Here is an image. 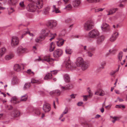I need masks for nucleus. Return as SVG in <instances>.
I'll list each match as a JSON object with an SVG mask.
<instances>
[{"label": "nucleus", "instance_id": "774afa93", "mask_svg": "<svg viewBox=\"0 0 127 127\" xmlns=\"http://www.w3.org/2000/svg\"><path fill=\"white\" fill-rule=\"evenodd\" d=\"M115 93L117 94H120V92L119 90H114Z\"/></svg>", "mask_w": 127, "mask_h": 127}, {"label": "nucleus", "instance_id": "7c9ffc66", "mask_svg": "<svg viewBox=\"0 0 127 127\" xmlns=\"http://www.w3.org/2000/svg\"><path fill=\"white\" fill-rule=\"evenodd\" d=\"M89 95H85L84 96L83 100L84 101H86L87 100V98H90L93 95L92 93L91 92L90 90H89L88 92Z\"/></svg>", "mask_w": 127, "mask_h": 127}, {"label": "nucleus", "instance_id": "bb28decb", "mask_svg": "<svg viewBox=\"0 0 127 127\" xmlns=\"http://www.w3.org/2000/svg\"><path fill=\"white\" fill-rule=\"evenodd\" d=\"M61 93L60 91L58 90L53 91L50 92V94L51 95H56L57 96H59L60 95Z\"/></svg>", "mask_w": 127, "mask_h": 127}, {"label": "nucleus", "instance_id": "72a5a7b5", "mask_svg": "<svg viewBox=\"0 0 127 127\" xmlns=\"http://www.w3.org/2000/svg\"><path fill=\"white\" fill-rule=\"evenodd\" d=\"M50 7H48L45 8L43 10V13L46 15H48L49 13Z\"/></svg>", "mask_w": 127, "mask_h": 127}, {"label": "nucleus", "instance_id": "79ce46f5", "mask_svg": "<svg viewBox=\"0 0 127 127\" xmlns=\"http://www.w3.org/2000/svg\"><path fill=\"white\" fill-rule=\"evenodd\" d=\"M101 67L99 68H98L97 69V72H99L100 71V69L101 68L103 69L104 68V66L106 64V63L105 62H102L101 63Z\"/></svg>", "mask_w": 127, "mask_h": 127}, {"label": "nucleus", "instance_id": "cd10ccee", "mask_svg": "<svg viewBox=\"0 0 127 127\" xmlns=\"http://www.w3.org/2000/svg\"><path fill=\"white\" fill-rule=\"evenodd\" d=\"M6 51V49L5 47L0 49V57H1Z\"/></svg>", "mask_w": 127, "mask_h": 127}, {"label": "nucleus", "instance_id": "052dcab7", "mask_svg": "<svg viewBox=\"0 0 127 127\" xmlns=\"http://www.w3.org/2000/svg\"><path fill=\"white\" fill-rule=\"evenodd\" d=\"M27 72L29 74H33V73L32 72L30 69H29L27 70Z\"/></svg>", "mask_w": 127, "mask_h": 127}, {"label": "nucleus", "instance_id": "e433bc0d", "mask_svg": "<svg viewBox=\"0 0 127 127\" xmlns=\"http://www.w3.org/2000/svg\"><path fill=\"white\" fill-rule=\"evenodd\" d=\"M52 77V75L51 73H48L44 77V79L45 80H47L51 79Z\"/></svg>", "mask_w": 127, "mask_h": 127}, {"label": "nucleus", "instance_id": "4c0bfd02", "mask_svg": "<svg viewBox=\"0 0 127 127\" xmlns=\"http://www.w3.org/2000/svg\"><path fill=\"white\" fill-rule=\"evenodd\" d=\"M40 110L39 108H36L34 111L35 114L38 116L41 113Z\"/></svg>", "mask_w": 127, "mask_h": 127}, {"label": "nucleus", "instance_id": "58836bf2", "mask_svg": "<svg viewBox=\"0 0 127 127\" xmlns=\"http://www.w3.org/2000/svg\"><path fill=\"white\" fill-rule=\"evenodd\" d=\"M68 112V109L67 108H66L63 113L60 115L59 117V119H60L61 118L63 117L64 114H67Z\"/></svg>", "mask_w": 127, "mask_h": 127}, {"label": "nucleus", "instance_id": "423d86ee", "mask_svg": "<svg viewBox=\"0 0 127 127\" xmlns=\"http://www.w3.org/2000/svg\"><path fill=\"white\" fill-rule=\"evenodd\" d=\"M36 60L38 61H46L50 64L53 63L54 61V60L51 58L49 55L45 56L42 58H39L38 59H36Z\"/></svg>", "mask_w": 127, "mask_h": 127}, {"label": "nucleus", "instance_id": "5fc2aeb1", "mask_svg": "<svg viewBox=\"0 0 127 127\" xmlns=\"http://www.w3.org/2000/svg\"><path fill=\"white\" fill-rule=\"evenodd\" d=\"M8 14H10L14 11L13 9L12 8H10L8 9Z\"/></svg>", "mask_w": 127, "mask_h": 127}, {"label": "nucleus", "instance_id": "8fccbe9b", "mask_svg": "<svg viewBox=\"0 0 127 127\" xmlns=\"http://www.w3.org/2000/svg\"><path fill=\"white\" fill-rule=\"evenodd\" d=\"M19 5L21 7L22 9H24L25 7V5H24V2L23 1L19 3Z\"/></svg>", "mask_w": 127, "mask_h": 127}, {"label": "nucleus", "instance_id": "69168bd1", "mask_svg": "<svg viewBox=\"0 0 127 127\" xmlns=\"http://www.w3.org/2000/svg\"><path fill=\"white\" fill-rule=\"evenodd\" d=\"M112 118L113 119L112 121V122L114 123L117 120V118L116 117H113Z\"/></svg>", "mask_w": 127, "mask_h": 127}, {"label": "nucleus", "instance_id": "7ed1b4c3", "mask_svg": "<svg viewBox=\"0 0 127 127\" xmlns=\"http://www.w3.org/2000/svg\"><path fill=\"white\" fill-rule=\"evenodd\" d=\"M99 32L96 29H93L89 32L88 33V37L92 38H96L99 35Z\"/></svg>", "mask_w": 127, "mask_h": 127}, {"label": "nucleus", "instance_id": "4d7b16f0", "mask_svg": "<svg viewBox=\"0 0 127 127\" xmlns=\"http://www.w3.org/2000/svg\"><path fill=\"white\" fill-rule=\"evenodd\" d=\"M71 21V20L70 19H68L65 21V22L66 23H70Z\"/></svg>", "mask_w": 127, "mask_h": 127}, {"label": "nucleus", "instance_id": "ea45409f", "mask_svg": "<svg viewBox=\"0 0 127 127\" xmlns=\"http://www.w3.org/2000/svg\"><path fill=\"white\" fill-rule=\"evenodd\" d=\"M65 52L67 54H71L72 52V49L70 48H67L66 49Z\"/></svg>", "mask_w": 127, "mask_h": 127}, {"label": "nucleus", "instance_id": "a878e982", "mask_svg": "<svg viewBox=\"0 0 127 127\" xmlns=\"http://www.w3.org/2000/svg\"><path fill=\"white\" fill-rule=\"evenodd\" d=\"M81 66H80V67H81V69L83 71L86 70L89 67L88 64L85 62Z\"/></svg>", "mask_w": 127, "mask_h": 127}, {"label": "nucleus", "instance_id": "c85d7f7f", "mask_svg": "<svg viewBox=\"0 0 127 127\" xmlns=\"http://www.w3.org/2000/svg\"><path fill=\"white\" fill-rule=\"evenodd\" d=\"M28 95L27 94L22 95L20 97V101H26L28 99Z\"/></svg>", "mask_w": 127, "mask_h": 127}, {"label": "nucleus", "instance_id": "6ab92c4d", "mask_svg": "<svg viewBox=\"0 0 127 127\" xmlns=\"http://www.w3.org/2000/svg\"><path fill=\"white\" fill-rule=\"evenodd\" d=\"M95 50L94 48H90L89 49L87 52V56L90 57H92L93 55V52Z\"/></svg>", "mask_w": 127, "mask_h": 127}, {"label": "nucleus", "instance_id": "de8ad7c7", "mask_svg": "<svg viewBox=\"0 0 127 127\" xmlns=\"http://www.w3.org/2000/svg\"><path fill=\"white\" fill-rule=\"evenodd\" d=\"M104 9V8H96L95 9V12H98L99 11H102Z\"/></svg>", "mask_w": 127, "mask_h": 127}, {"label": "nucleus", "instance_id": "ddd939ff", "mask_svg": "<svg viewBox=\"0 0 127 127\" xmlns=\"http://www.w3.org/2000/svg\"><path fill=\"white\" fill-rule=\"evenodd\" d=\"M51 107L50 104L48 103H45L43 105V109L45 113L49 112L51 110Z\"/></svg>", "mask_w": 127, "mask_h": 127}, {"label": "nucleus", "instance_id": "b1692460", "mask_svg": "<svg viewBox=\"0 0 127 127\" xmlns=\"http://www.w3.org/2000/svg\"><path fill=\"white\" fill-rule=\"evenodd\" d=\"M65 41L61 38H59L58 39V41L57 42V45L58 46H61L64 43V42Z\"/></svg>", "mask_w": 127, "mask_h": 127}, {"label": "nucleus", "instance_id": "dca6fc26", "mask_svg": "<svg viewBox=\"0 0 127 127\" xmlns=\"http://www.w3.org/2000/svg\"><path fill=\"white\" fill-rule=\"evenodd\" d=\"M118 36V32L117 31L114 32L110 38V40L111 42L114 41Z\"/></svg>", "mask_w": 127, "mask_h": 127}, {"label": "nucleus", "instance_id": "1a4fd4ad", "mask_svg": "<svg viewBox=\"0 0 127 127\" xmlns=\"http://www.w3.org/2000/svg\"><path fill=\"white\" fill-rule=\"evenodd\" d=\"M19 42L18 38L16 36H13L12 37L11 41V45L14 47L18 45Z\"/></svg>", "mask_w": 127, "mask_h": 127}, {"label": "nucleus", "instance_id": "9d476101", "mask_svg": "<svg viewBox=\"0 0 127 127\" xmlns=\"http://www.w3.org/2000/svg\"><path fill=\"white\" fill-rule=\"evenodd\" d=\"M57 24L56 21L50 20L48 22L47 25L49 28L53 29L56 26Z\"/></svg>", "mask_w": 127, "mask_h": 127}, {"label": "nucleus", "instance_id": "680f3d73", "mask_svg": "<svg viewBox=\"0 0 127 127\" xmlns=\"http://www.w3.org/2000/svg\"><path fill=\"white\" fill-rule=\"evenodd\" d=\"M84 124L85 126H88V127H92V125L91 124H88L86 123H84Z\"/></svg>", "mask_w": 127, "mask_h": 127}, {"label": "nucleus", "instance_id": "6e6d98bb", "mask_svg": "<svg viewBox=\"0 0 127 127\" xmlns=\"http://www.w3.org/2000/svg\"><path fill=\"white\" fill-rule=\"evenodd\" d=\"M58 72V71L57 70H54L51 71V74H56Z\"/></svg>", "mask_w": 127, "mask_h": 127}, {"label": "nucleus", "instance_id": "e2e57ef3", "mask_svg": "<svg viewBox=\"0 0 127 127\" xmlns=\"http://www.w3.org/2000/svg\"><path fill=\"white\" fill-rule=\"evenodd\" d=\"M113 14V13L111 9L109 11L108 13L107 14L108 15H112Z\"/></svg>", "mask_w": 127, "mask_h": 127}, {"label": "nucleus", "instance_id": "39448f33", "mask_svg": "<svg viewBox=\"0 0 127 127\" xmlns=\"http://www.w3.org/2000/svg\"><path fill=\"white\" fill-rule=\"evenodd\" d=\"M28 51V50L27 48L20 46L17 48L16 52L18 55L20 56L23 53H27Z\"/></svg>", "mask_w": 127, "mask_h": 127}, {"label": "nucleus", "instance_id": "a18cd8bd", "mask_svg": "<svg viewBox=\"0 0 127 127\" xmlns=\"http://www.w3.org/2000/svg\"><path fill=\"white\" fill-rule=\"evenodd\" d=\"M12 102L15 104H16L19 102L17 101L16 98L15 97H12Z\"/></svg>", "mask_w": 127, "mask_h": 127}, {"label": "nucleus", "instance_id": "2f4dec72", "mask_svg": "<svg viewBox=\"0 0 127 127\" xmlns=\"http://www.w3.org/2000/svg\"><path fill=\"white\" fill-rule=\"evenodd\" d=\"M14 57V55L12 53H11L6 55L5 57V59L7 60H9Z\"/></svg>", "mask_w": 127, "mask_h": 127}, {"label": "nucleus", "instance_id": "412c9836", "mask_svg": "<svg viewBox=\"0 0 127 127\" xmlns=\"http://www.w3.org/2000/svg\"><path fill=\"white\" fill-rule=\"evenodd\" d=\"M95 94L97 95L103 96L105 95L104 92L101 89H98L95 93Z\"/></svg>", "mask_w": 127, "mask_h": 127}, {"label": "nucleus", "instance_id": "473e14b6", "mask_svg": "<svg viewBox=\"0 0 127 127\" xmlns=\"http://www.w3.org/2000/svg\"><path fill=\"white\" fill-rule=\"evenodd\" d=\"M41 83L42 81L40 80H38L34 79H32L31 80V83H32L38 84Z\"/></svg>", "mask_w": 127, "mask_h": 127}, {"label": "nucleus", "instance_id": "864d4df0", "mask_svg": "<svg viewBox=\"0 0 127 127\" xmlns=\"http://www.w3.org/2000/svg\"><path fill=\"white\" fill-rule=\"evenodd\" d=\"M120 66L118 65V69L116 70L113 71H112L111 73V74L112 75H113L114 74L117 72L118 71L119 68H120Z\"/></svg>", "mask_w": 127, "mask_h": 127}, {"label": "nucleus", "instance_id": "49530a36", "mask_svg": "<svg viewBox=\"0 0 127 127\" xmlns=\"http://www.w3.org/2000/svg\"><path fill=\"white\" fill-rule=\"evenodd\" d=\"M115 107L117 108H120L122 107L123 108H125V106L123 104H121L120 105H116Z\"/></svg>", "mask_w": 127, "mask_h": 127}, {"label": "nucleus", "instance_id": "aec40b11", "mask_svg": "<svg viewBox=\"0 0 127 127\" xmlns=\"http://www.w3.org/2000/svg\"><path fill=\"white\" fill-rule=\"evenodd\" d=\"M20 111L17 110L13 111L11 113V116L13 117H18L20 116Z\"/></svg>", "mask_w": 127, "mask_h": 127}, {"label": "nucleus", "instance_id": "2eb2a0df", "mask_svg": "<svg viewBox=\"0 0 127 127\" xmlns=\"http://www.w3.org/2000/svg\"><path fill=\"white\" fill-rule=\"evenodd\" d=\"M19 79L16 76H13L12 79L11 83L13 85H16L20 82Z\"/></svg>", "mask_w": 127, "mask_h": 127}, {"label": "nucleus", "instance_id": "f8f14e48", "mask_svg": "<svg viewBox=\"0 0 127 127\" xmlns=\"http://www.w3.org/2000/svg\"><path fill=\"white\" fill-rule=\"evenodd\" d=\"M14 69L15 70L17 71H19L23 70L24 69L23 64L20 65L18 64H16L14 66Z\"/></svg>", "mask_w": 127, "mask_h": 127}, {"label": "nucleus", "instance_id": "3c124183", "mask_svg": "<svg viewBox=\"0 0 127 127\" xmlns=\"http://www.w3.org/2000/svg\"><path fill=\"white\" fill-rule=\"evenodd\" d=\"M60 87L61 90L62 91H64L67 90L66 86H64L61 85L60 86Z\"/></svg>", "mask_w": 127, "mask_h": 127}, {"label": "nucleus", "instance_id": "0eeeda50", "mask_svg": "<svg viewBox=\"0 0 127 127\" xmlns=\"http://www.w3.org/2000/svg\"><path fill=\"white\" fill-rule=\"evenodd\" d=\"M65 63L66 68L71 69L75 67L74 66V64L71 62L69 57L66 59Z\"/></svg>", "mask_w": 127, "mask_h": 127}, {"label": "nucleus", "instance_id": "c9c22d12", "mask_svg": "<svg viewBox=\"0 0 127 127\" xmlns=\"http://www.w3.org/2000/svg\"><path fill=\"white\" fill-rule=\"evenodd\" d=\"M24 32H24L22 35V38H23V36L25 35L26 34L28 33H29V34L30 36H31L32 37H33V36H34V35L32 33H31L30 32H29L27 30H25V31H24Z\"/></svg>", "mask_w": 127, "mask_h": 127}, {"label": "nucleus", "instance_id": "0e129e2a", "mask_svg": "<svg viewBox=\"0 0 127 127\" xmlns=\"http://www.w3.org/2000/svg\"><path fill=\"white\" fill-rule=\"evenodd\" d=\"M82 47H83V49L85 51H87L88 50H87V46H82Z\"/></svg>", "mask_w": 127, "mask_h": 127}, {"label": "nucleus", "instance_id": "20e7f679", "mask_svg": "<svg viewBox=\"0 0 127 127\" xmlns=\"http://www.w3.org/2000/svg\"><path fill=\"white\" fill-rule=\"evenodd\" d=\"M27 9L28 11L32 12L37 10L35 2L33 1H31L27 6Z\"/></svg>", "mask_w": 127, "mask_h": 127}, {"label": "nucleus", "instance_id": "c03bdc74", "mask_svg": "<svg viewBox=\"0 0 127 127\" xmlns=\"http://www.w3.org/2000/svg\"><path fill=\"white\" fill-rule=\"evenodd\" d=\"M31 86L30 83H26L25 85L24 88L25 89H27L29 88Z\"/></svg>", "mask_w": 127, "mask_h": 127}, {"label": "nucleus", "instance_id": "13d9d810", "mask_svg": "<svg viewBox=\"0 0 127 127\" xmlns=\"http://www.w3.org/2000/svg\"><path fill=\"white\" fill-rule=\"evenodd\" d=\"M76 94H72L70 95V96L71 98H74L76 95Z\"/></svg>", "mask_w": 127, "mask_h": 127}, {"label": "nucleus", "instance_id": "f3484780", "mask_svg": "<svg viewBox=\"0 0 127 127\" xmlns=\"http://www.w3.org/2000/svg\"><path fill=\"white\" fill-rule=\"evenodd\" d=\"M84 62L83 59L81 57H79L77 59L76 64L78 66H81L82 64Z\"/></svg>", "mask_w": 127, "mask_h": 127}, {"label": "nucleus", "instance_id": "6e6552de", "mask_svg": "<svg viewBox=\"0 0 127 127\" xmlns=\"http://www.w3.org/2000/svg\"><path fill=\"white\" fill-rule=\"evenodd\" d=\"M101 28L102 31L103 32H107L110 30V26L105 23H104L102 24Z\"/></svg>", "mask_w": 127, "mask_h": 127}, {"label": "nucleus", "instance_id": "4be33fe9", "mask_svg": "<svg viewBox=\"0 0 127 127\" xmlns=\"http://www.w3.org/2000/svg\"><path fill=\"white\" fill-rule=\"evenodd\" d=\"M19 0H8V3L10 5L15 6L18 3Z\"/></svg>", "mask_w": 127, "mask_h": 127}, {"label": "nucleus", "instance_id": "603ef678", "mask_svg": "<svg viewBox=\"0 0 127 127\" xmlns=\"http://www.w3.org/2000/svg\"><path fill=\"white\" fill-rule=\"evenodd\" d=\"M72 6L70 4H68L66 6L65 9H66L68 10L71 9L72 8Z\"/></svg>", "mask_w": 127, "mask_h": 127}, {"label": "nucleus", "instance_id": "338daca9", "mask_svg": "<svg viewBox=\"0 0 127 127\" xmlns=\"http://www.w3.org/2000/svg\"><path fill=\"white\" fill-rule=\"evenodd\" d=\"M83 103L82 102H79L77 103V105L78 106H81Z\"/></svg>", "mask_w": 127, "mask_h": 127}, {"label": "nucleus", "instance_id": "f704fd0d", "mask_svg": "<svg viewBox=\"0 0 127 127\" xmlns=\"http://www.w3.org/2000/svg\"><path fill=\"white\" fill-rule=\"evenodd\" d=\"M55 47V44L54 42H52L50 44L49 50L50 52H52L54 50Z\"/></svg>", "mask_w": 127, "mask_h": 127}, {"label": "nucleus", "instance_id": "37998d69", "mask_svg": "<svg viewBox=\"0 0 127 127\" xmlns=\"http://www.w3.org/2000/svg\"><path fill=\"white\" fill-rule=\"evenodd\" d=\"M67 90H69L72 89L73 86L72 84H68L66 85Z\"/></svg>", "mask_w": 127, "mask_h": 127}, {"label": "nucleus", "instance_id": "5701e85b", "mask_svg": "<svg viewBox=\"0 0 127 127\" xmlns=\"http://www.w3.org/2000/svg\"><path fill=\"white\" fill-rule=\"evenodd\" d=\"M53 9L52 11L53 12H55L56 13L61 12L59 10V8L57 7V5H53Z\"/></svg>", "mask_w": 127, "mask_h": 127}, {"label": "nucleus", "instance_id": "9b49d317", "mask_svg": "<svg viewBox=\"0 0 127 127\" xmlns=\"http://www.w3.org/2000/svg\"><path fill=\"white\" fill-rule=\"evenodd\" d=\"M63 51L61 49H57L55 51L54 53V56L55 58H58L62 55Z\"/></svg>", "mask_w": 127, "mask_h": 127}, {"label": "nucleus", "instance_id": "f257e3e1", "mask_svg": "<svg viewBox=\"0 0 127 127\" xmlns=\"http://www.w3.org/2000/svg\"><path fill=\"white\" fill-rule=\"evenodd\" d=\"M41 35H40L39 37L35 39L36 42H39L43 40L45 36H48L51 37H52L50 39V40L51 41L53 39L56 34V33L52 34L47 29L43 30L41 32Z\"/></svg>", "mask_w": 127, "mask_h": 127}, {"label": "nucleus", "instance_id": "4468645a", "mask_svg": "<svg viewBox=\"0 0 127 127\" xmlns=\"http://www.w3.org/2000/svg\"><path fill=\"white\" fill-rule=\"evenodd\" d=\"M35 3L37 9H40L43 7V0H37Z\"/></svg>", "mask_w": 127, "mask_h": 127}, {"label": "nucleus", "instance_id": "a211bd4d", "mask_svg": "<svg viewBox=\"0 0 127 127\" xmlns=\"http://www.w3.org/2000/svg\"><path fill=\"white\" fill-rule=\"evenodd\" d=\"M97 38V39L96 41V44L97 45H100L104 41L105 37L103 35H101L100 36L99 35Z\"/></svg>", "mask_w": 127, "mask_h": 127}, {"label": "nucleus", "instance_id": "bf43d9fd", "mask_svg": "<svg viewBox=\"0 0 127 127\" xmlns=\"http://www.w3.org/2000/svg\"><path fill=\"white\" fill-rule=\"evenodd\" d=\"M119 17V16L118 15H117L113 17V19L114 20L117 19Z\"/></svg>", "mask_w": 127, "mask_h": 127}, {"label": "nucleus", "instance_id": "393cba45", "mask_svg": "<svg viewBox=\"0 0 127 127\" xmlns=\"http://www.w3.org/2000/svg\"><path fill=\"white\" fill-rule=\"evenodd\" d=\"M80 3V1L79 0H75L73 2V6L74 7H77L79 5Z\"/></svg>", "mask_w": 127, "mask_h": 127}, {"label": "nucleus", "instance_id": "a19ab883", "mask_svg": "<svg viewBox=\"0 0 127 127\" xmlns=\"http://www.w3.org/2000/svg\"><path fill=\"white\" fill-rule=\"evenodd\" d=\"M123 53L122 52H120L119 53L118 57L119 60L121 61L122 60V57L123 56Z\"/></svg>", "mask_w": 127, "mask_h": 127}, {"label": "nucleus", "instance_id": "09e8293b", "mask_svg": "<svg viewBox=\"0 0 127 127\" xmlns=\"http://www.w3.org/2000/svg\"><path fill=\"white\" fill-rule=\"evenodd\" d=\"M100 0H87V1L90 3L93 2H99Z\"/></svg>", "mask_w": 127, "mask_h": 127}, {"label": "nucleus", "instance_id": "c756f323", "mask_svg": "<svg viewBox=\"0 0 127 127\" xmlns=\"http://www.w3.org/2000/svg\"><path fill=\"white\" fill-rule=\"evenodd\" d=\"M64 79L65 81L67 82H70V79L69 75L68 74H65L64 76Z\"/></svg>", "mask_w": 127, "mask_h": 127}, {"label": "nucleus", "instance_id": "f03ea898", "mask_svg": "<svg viewBox=\"0 0 127 127\" xmlns=\"http://www.w3.org/2000/svg\"><path fill=\"white\" fill-rule=\"evenodd\" d=\"M94 25L93 21L92 20H89L84 24V29L86 31H89L93 28Z\"/></svg>", "mask_w": 127, "mask_h": 127}]
</instances>
